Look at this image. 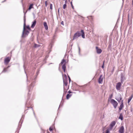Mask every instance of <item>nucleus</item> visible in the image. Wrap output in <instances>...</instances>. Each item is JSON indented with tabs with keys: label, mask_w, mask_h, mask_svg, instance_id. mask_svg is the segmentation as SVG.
I'll use <instances>...</instances> for the list:
<instances>
[{
	"label": "nucleus",
	"mask_w": 133,
	"mask_h": 133,
	"mask_svg": "<svg viewBox=\"0 0 133 133\" xmlns=\"http://www.w3.org/2000/svg\"><path fill=\"white\" fill-rule=\"evenodd\" d=\"M66 4H64L63 5V8L64 9H65L66 7Z\"/></svg>",
	"instance_id": "26"
},
{
	"label": "nucleus",
	"mask_w": 133,
	"mask_h": 133,
	"mask_svg": "<svg viewBox=\"0 0 133 133\" xmlns=\"http://www.w3.org/2000/svg\"><path fill=\"white\" fill-rule=\"evenodd\" d=\"M61 24H62V25H64V24H63V21H62L61 22Z\"/></svg>",
	"instance_id": "33"
},
{
	"label": "nucleus",
	"mask_w": 133,
	"mask_h": 133,
	"mask_svg": "<svg viewBox=\"0 0 133 133\" xmlns=\"http://www.w3.org/2000/svg\"><path fill=\"white\" fill-rule=\"evenodd\" d=\"M59 8L58 11V12H59Z\"/></svg>",
	"instance_id": "38"
},
{
	"label": "nucleus",
	"mask_w": 133,
	"mask_h": 133,
	"mask_svg": "<svg viewBox=\"0 0 133 133\" xmlns=\"http://www.w3.org/2000/svg\"><path fill=\"white\" fill-rule=\"evenodd\" d=\"M40 45L39 44H35L34 45V47L36 48L39 46Z\"/></svg>",
	"instance_id": "24"
},
{
	"label": "nucleus",
	"mask_w": 133,
	"mask_h": 133,
	"mask_svg": "<svg viewBox=\"0 0 133 133\" xmlns=\"http://www.w3.org/2000/svg\"><path fill=\"white\" fill-rule=\"evenodd\" d=\"M67 3V0H66L65 1V4H66V3Z\"/></svg>",
	"instance_id": "31"
},
{
	"label": "nucleus",
	"mask_w": 133,
	"mask_h": 133,
	"mask_svg": "<svg viewBox=\"0 0 133 133\" xmlns=\"http://www.w3.org/2000/svg\"><path fill=\"white\" fill-rule=\"evenodd\" d=\"M110 102L113 105L114 108L115 109L116 108L118 105L117 102L113 99H111V100Z\"/></svg>",
	"instance_id": "3"
},
{
	"label": "nucleus",
	"mask_w": 133,
	"mask_h": 133,
	"mask_svg": "<svg viewBox=\"0 0 133 133\" xmlns=\"http://www.w3.org/2000/svg\"><path fill=\"white\" fill-rule=\"evenodd\" d=\"M68 93H71V92L70 91H69L68 92Z\"/></svg>",
	"instance_id": "35"
},
{
	"label": "nucleus",
	"mask_w": 133,
	"mask_h": 133,
	"mask_svg": "<svg viewBox=\"0 0 133 133\" xmlns=\"http://www.w3.org/2000/svg\"><path fill=\"white\" fill-rule=\"evenodd\" d=\"M123 107V100H122L121 103V104L119 108V110H121L122 108Z\"/></svg>",
	"instance_id": "13"
},
{
	"label": "nucleus",
	"mask_w": 133,
	"mask_h": 133,
	"mask_svg": "<svg viewBox=\"0 0 133 133\" xmlns=\"http://www.w3.org/2000/svg\"><path fill=\"white\" fill-rule=\"evenodd\" d=\"M69 82H70V81L71 79H70V77L69 76Z\"/></svg>",
	"instance_id": "34"
},
{
	"label": "nucleus",
	"mask_w": 133,
	"mask_h": 133,
	"mask_svg": "<svg viewBox=\"0 0 133 133\" xmlns=\"http://www.w3.org/2000/svg\"><path fill=\"white\" fill-rule=\"evenodd\" d=\"M52 4H50V9L51 10L52 9Z\"/></svg>",
	"instance_id": "27"
},
{
	"label": "nucleus",
	"mask_w": 133,
	"mask_h": 133,
	"mask_svg": "<svg viewBox=\"0 0 133 133\" xmlns=\"http://www.w3.org/2000/svg\"><path fill=\"white\" fill-rule=\"evenodd\" d=\"M55 128V127L54 125H52L51 127L49 128V130L50 131H52V130L53 129V128Z\"/></svg>",
	"instance_id": "18"
},
{
	"label": "nucleus",
	"mask_w": 133,
	"mask_h": 133,
	"mask_svg": "<svg viewBox=\"0 0 133 133\" xmlns=\"http://www.w3.org/2000/svg\"><path fill=\"white\" fill-rule=\"evenodd\" d=\"M132 97H133V96H132V95L128 99V103H129L131 101V100L132 99Z\"/></svg>",
	"instance_id": "20"
},
{
	"label": "nucleus",
	"mask_w": 133,
	"mask_h": 133,
	"mask_svg": "<svg viewBox=\"0 0 133 133\" xmlns=\"http://www.w3.org/2000/svg\"><path fill=\"white\" fill-rule=\"evenodd\" d=\"M71 96V95L69 94H68L66 96V98L67 99H68L70 98Z\"/></svg>",
	"instance_id": "21"
},
{
	"label": "nucleus",
	"mask_w": 133,
	"mask_h": 133,
	"mask_svg": "<svg viewBox=\"0 0 133 133\" xmlns=\"http://www.w3.org/2000/svg\"><path fill=\"white\" fill-rule=\"evenodd\" d=\"M96 49L97 53L100 54L101 53L102 50L101 49L98 48V47H96Z\"/></svg>",
	"instance_id": "12"
},
{
	"label": "nucleus",
	"mask_w": 133,
	"mask_h": 133,
	"mask_svg": "<svg viewBox=\"0 0 133 133\" xmlns=\"http://www.w3.org/2000/svg\"><path fill=\"white\" fill-rule=\"evenodd\" d=\"M111 130V129L108 128L106 130L105 133H110V131Z\"/></svg>",
	"instance_id": "19"
},
{
	"label": "nucleus",
	"mask_w": 133,
	"mask_h": 133,
	"mask_svg": "<svg viewBox=\"0 0 133 133\" xmlns=\"http://www.w3.org/2000/svg\"><path fill=\"white\" fill-rule=\"evenodd\" d=\"M119 118L121 120H122L123 119V117L121 114L120 115V116L119 117Z\"/></svg>",
	"instance_id": "22"
},
{
	"label": "nucleus",
	"mask_w": 133,
	"mask_h": 133,
	"mask_svg": "<svg viewBox=\"0 0 133 133\" xmlns=\"http://www.w3.org/2000/svg\"><path fill=\"white\" fill-rule=\"evenodd\" d=\"M81 36V34L80 32H77L74 34L73 39L74 40L75 39H76Z\"/></svg>",
	"instance_id": "5"
},
{
	"label": "nucleus",
	"mask_w": 133,
	"mask_h": 133,
	"mask_svg": "<svg viewBox=\"0 0 133 133\" xmlns=\"http://www.w3.org/2000/svg\"><path fill=\"white\" fill-rule=\"evenodd\" d=\"M121 81L122 83H123V82L125 80V78L122 74L121 75Z\"/></svg>",
	"instance_id": "7"
},
{
	"label": "nucleus",
	"mask_w": 133,
	"mask_h": 133,
	"mask_svg": "<svg viewBox=\"0 0 133 133\" xmlns=\"http://www.w3.org/2000/svg\"><path fill=\"white\" fill-rule=\"evenodd\" d=\"M6 71V69L4 68V69L3 70V71L2 72H5Z\"/></svg>",
	"instance_id": "30"
},
{
	"label": "nucleus",
	"mask_w": 133,
	"mask_h": 133,
	"mask_svg": "<svg viewBox=\"0 0 133 133\" xmlns=\"http://www.w3.org/2000/svg\"><path fill=\"white\" fill-rule=\"evenodd\" d=\"M24 26H23V31L22 32V37H24L25 36H27L28 35V34L29 33V31L27 30L26 29H25V19L24 20Z\"/></svg>",
	"instance_id": "1"
},
{
	"label": "nucleus",
	"mask_w": 133,
	"mask_h": 133,
	"mask_svg": "<svg viewBox=\"0 0 133 133\" xmlns=\"http://www.w3.org/2000/svg\"><path fill=\"white\" fill-rule=\"evenodd\" d=\"M103 80V75H100L99 78L98 82L99 84H101L102 83Z\"/></svg>",
	"instance_id": "9"
},
{
	"label": "nucleus",
	"mask_w": 133,
	"mask_h": 133,
	"mask_svg": "<svg viewBox=\"0 0 133 133\" xmlns=\"http://www.w3.org/2000/svg\"><path fill=\"white\" fill-rule=\"evenodd\" d=\"M36 23V21L35 20L34 21L32 22V24L31 25V27L32 28H34L35 26Z\"/></svg>",
	"instance_id": "14"
},
{
	"label": "nucleus",
	"mask_w": 133,
	"mask_h": 133,
	"mask_svg": "<svg viewBox=\"0 0 133 133\" xmlns=\"http://www.w3.org/2000/svg\"><path fill=\"white\" fill-rule=\"evenodd\" d=\"M112 96V95H111V97H110V98H111Z\"/></svg>",
	"instance_id": "40"
},
{
	"label": "nucleus",
	"mask_w": 133,
	"mask_h": 133,
	"mask_svg": "<svg viewBox=\"0 0 133 133\" xmlns=\"http://www.w3.org/2000/svg\"><path fill=\"white\" fill-rule=\"evenodd\" d=\"M45 6L46 7L47 5V1H46L45 2Z\"/></svg>",
	"instance_id": "28"
},
{
	"label": "nucleus",
	"mask_w": 133,
	"mask_h": 133,
	"mask_svg": "<svg viewBox=\"0 0 133 133\" xmlns=\"http://www.w3.org/2000/svg\"><path fill=\"white\" fill-rule=\"evenodd\" d=\"M63 82L64 85L65 86H66L67 85V83L66 81H65L64 79L63 80Z\"/></svg>",
	"instance_id": "23"
},
{
	"label": "nucleus",
	"mask_w": 133,
	"mask_h": 133,
	"mask_svg": "<svg viewBox=\"0 0 133 133\" xmlns=\"http://www.w3.org/2000/svg\"><path fill=\"white\" fill-rule=\"evenodd\" d=\"M116 124V122L114 121H112L110 124V127L109 128V129H111V130L112 129L113 127Z\"/></svg>",
	"instance_id": "8"
},
{
	"label": "nucleus",
	"mask_w": 133,
	"mask_h": 133,
	"mask_svg": "<svg viewBox=\"0 0 133 133\" xmlns=\"http://www.w3.org/2000/svg\"><path fill=\"white\" fill-rule=\"evenodd\" d=\"M26 28L28 29V30H30V29L29 27V26H27L26 27Z\"/></svg>",
	"instance_id": "25"
},
{
	"label": "nucleus",
	"mask_w": 133,
	"mask_h": 133,
	"mask_svg": "<svg viewBox=\"0 0 133 133\" xmlns=\"http://www.w3.org/2000/svg\"><path fill=\"white\" fill-rule=\"evenodd\" d=\"M65 64H66V61L64 59H63L61 63L60 64V65H63L62 66V69H63V71L64 72H65V70H66V66H65Z\"/></svg>",
	"instance_id": "2"
},
{
	"label": "nucleus",
	"mask_w": 133,
	"mask_h": 133,
	"mask_svg": "<svg viewBox=\"0 0 133 133\" xmlns=\"http://www.w3.org/2000/svg\"><path fill=\"white\" fill-rule=\"evenodd\" d=\"M132 5H133V0H132Z\"/></svg>",
	"instance_id": "41"
},
{
	"label": "nucleus",
	"mask_w": 133,
	"mask_h": 133,
	"mask_svg": "<svg viewBox=\"0 0 133 133\" xmlns=\"http://www.w3.org/2000/svg\"><path fill=\"white\" fill-rule=\"evenodd\" d=\"M71 6H72V8L74 9V6H73V5H72V2H71Z\"/></svg>",
	"instance_id": "29"
},
{
	"label": "nucleus",
	"mask_w": 133,
	"mask_h": 133,
	"mask_svg": "<svg viewBox=\"0 0 133 133\" xmlns=\"http://www.w3.org/2000/svg\"><path fill=\"white\" fill-rule=\"evenodd\" d=\"M78 49H79V51L80 50V48L79 47H78Z\"/></svg>",
	"instance_id": "36"
},
{
	"label": "nucleus",
	"mask_w": 133,
	"mask_h": 133,
	"mask_svg": "<svg viewBox=\"0 0 133 133\" xmlns=\"http://www.w3.org/2000/svg\"><path fill=\"white\" fill-rule=\"evenodd\" d=\"M9 67V66L8 67H7V68H8Z\"/></svg>",
	"instance_id": "42"
},
{
	"label": "nucleus",
	"mask_w": 133,
	"mask_h": 133,
	"mask_svg": "<svg viewBox=\"0 0 133 133\" xmlns=\"http://www.w3.org/2000/svg\"><path fill=\"white\" fill-rule=\"evenodd\" d=\"M33 4H30L28 10H30L31 9L33 8Z\"/></svg>",
	"instance_id": "17"
},
{
	"label": "nucleus",
	"mask_w": 133,
	"mask_h": 133,
	"mask_svg": "<svg viewBox=\"0 0 133 133\" xmlns=\"http://www.w3.org/2000/svg\"><path fill=\"white\" fill-rule=\"evenodd\" d=\"M81 32L82 33V37L84 38H85V35L84 31L83 30H81Z\"/></svg>",
	"instance_id": "16"
},
{
	"label": "nucleus",
	"mask_w": 133,
	"mask_h": 133,
	"mask_svg": "<svg viewBox=\"0 0 133 133\" xmlns=\"http://www.w3.org/2000/svg\"><path fill=\"white\" fill-rule=\"evenodd\" d=\"M43 24L45 29L46 30H48V27L47 23L45 22H44L43 23Z\"/></svg>",
	"instance_id": "15"
},
{
	"label": "nucleus",
	"mask_w": 133,
	"mask_h": 133,
	"mask_svg": "<svg viewBox=\"0 0 133 133\" xmlns=\"http://www.w3.org/2000/svg\"><path fill=\"white\" fill-rule=\"evenodd\" d=\"M119 133H124V128L123 126H121L119 128Z\"/></svg>",
	"instance_id": "11"
},
{
	"label": "nucleus",
	"mask_w": 133,
	"mask_h": 133,
	"mask_svg": "<svg viewBox=\"0 0 133 133\" xmlns=\"http://www.w3.org/2000/svg\"><path fill=\"white\" fill-rule=\"evenodd\" d=\"M10 60V58L9 57H6L4 61V62L5 64H7Z\"/></svg>",
	"instance_id": "6"
},
{
	"label": "nucleus",
	"mask_w": 133,
	"mask_h": 133,
	"mask_svg": "<svg viewBox=\"0 0 133 133\" xmlns=\"http://www.w3.org/2000/svg\"><path fill=\"white\" fill-rule=\"evenodd\" d=\"M104 62H103V65L102 66V67L103 68H104Z\"/></svg>",
	"instance_id": "32"
},
{
	"label": "nucleus",
	"mask_w": 133,
	"mask_h": 133,
	"mask_svg": "<svg viewBox=\"0 0 133 133\" xmlns=\"http://www.w3.org/2000/svg\"><path fill=\"white\" fill-rule=\"evenodd\" d=\"M47 133H49V132L48 131H47Z\"/></svg>",
	"instance_id": "39"
},
{
	"label": "nucleus",
	"mask_w": 133,
	"mask_h": 133,
	"mask_svg": "<svg viewBox=\"0 0 133 133\" xmlns=\"http://www.w3.org/2000/svg\"><path fill=\"white\" fill-rule=\"evenodd\" d=\"M6 0H4V1H3L2 2V3H3V2H4Z\"/></svg>",
	"instance_id": "37"
},
{
	"label": "nucleus",
	"mask_w": 133,
	"mask_h": 133,
	"mask_svg": "<svg viewBox=\"0 0 133 133\" xmlns=\"http://www.w3.org/2000/svg\"><path fill=\"white\" fill-rule=\"evenodd\" d=\"M116 99L119 102L121 101H122V97L121 94H118L116 97Z\"/></svg>",
	"instance_id": "4"
},
{
	"label": "nucleus",
	"mask_w": 133,
	"mask_h": 133,
	"mask_svg": "<svg viewBox=\"0 0 133 133\" xmlns=\"http://www.w3.org/2000/svg\"><path fill=\"white\" fill-rule=\"evenodd\" d=\"M121 86V83L118 82L117 83L116 85V89L118 90H119Z\"/></svg>",
	"instance_id": "10"
}]
</instances>
